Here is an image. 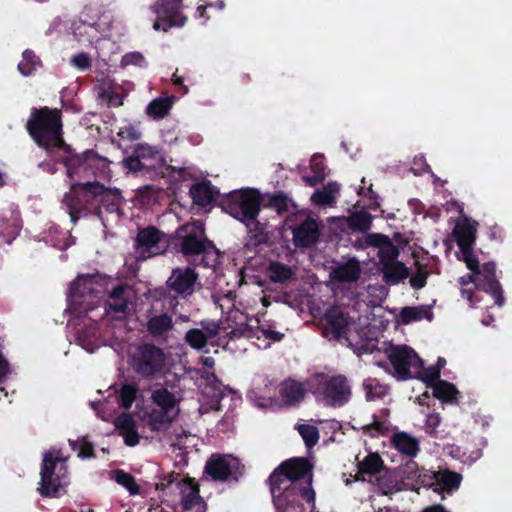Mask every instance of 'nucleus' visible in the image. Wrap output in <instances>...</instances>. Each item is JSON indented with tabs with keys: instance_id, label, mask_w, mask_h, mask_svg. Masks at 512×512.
<instances>
[{
	"instance_id": "2",
	"label": "nucleus",
	"mask_w": 512,
	"mask_h": 512,
	"mask_svg": "<svg viewBox=\"0 0 512 512\" xmlns=\"http://www.w3.org/2000/svg\"><path fill=\"white\" fill-rule=\"evenodd\" d=\"M270 491L276 512H313L315 492L311 487V467L296 458L282 463L270 476Z\"/></svg>"
},
{
	"instance_id": "17",
	"label": "nucleus",
	"mask_w": 512,
	"mask_h": 512,
	"mask_svg": "<svg viewBox=\"0 0 512 512\" xmlns=\"http://www.w3.org/2000/svg\"><path fill=\"white\" fill-rule=\"evenodd\" d=\"M109 394L105 401L91 402V406L96 412L97 416L104 421H110L114 418L116 403L118 407H122L125 410L131 408L133 402L136 399L138 388L134 384L125 383L121 386L120 390H108Z\"/></svg>"
},
{
	"instance_id": "58",
	"label": "nucleus",
	"mask_w": 512,
	"mask_h": 512,
	"mask_svg": "<svg viewBox=\"0 0 512 512\" xmlns=\"http://www.w3.org/2000/svg\"><path fill=\"white\" fill-rule=\"evenodd\" d=\"M441 417L438 413H431L426 416L424 430L430 435H434L440 425Z\"/></svg>"
},
{
	"instance_id": "32",
	"label": "nucleus",
	"mask_w": 512,
	"mask_h": 512,
	"mask_svg": "<svg viewBox=\"0 0 512 512\" xmlns=\"http://www.w3.org/2000/svg\"><path fill=\"white\" fill-rule=\"evenodd\" d=\"M172 317L166 313L154 315L147 321V331L157 341L166 342L173 331Z\"/></svg>"
},
{
	"instance_id": "4",
	"label": "nucleus",
	"mask_w": 512,
	"mask_h": 512,
	"mask_svg": "<svg viewBox=\"0 0 512 512\" xmlns=\"http://www.w3.org/2000/svg\"><path fill=\"white\" fill-rule=\"evenodd\" d=\"M27 130L38 146L48 152L58 153L66 146L62 139L61 114L58 109L33 108Z\"/></svg>"
},
{
	"instance_id": "60",
	"label": "nucleus",
	"mask_w": 512,
	"mask_h": 512,
	"mask_svg": "<svg viewBox=\"0 0 512 512\" xmlns=\"http://www.w3.org/2000/svg\"><path fill=\"white\" fill-rule=\"evenodd\" d=\"M137 197L142 200V202L149 203L151 200H154L156 197V190L152 186H143L137 189Z\"/></svg>"
},
{
	"instance_id": "28",
	"label": "nucleus",
	"mask_w": 512,
	"mask_h": 512,
	"mask_svg": "<svg viewBox=\"0 0 512 512\" xmlns=\"http://www.w3.org/2000/svg\"><path fill=\"white\" fill-rule=\"evenodd\" d=\"M22 227L18 207L9 204L0 214V245L10 244Z\"/></svg>"
},
{
	"instance_id": "52",
	"label": "nucleus",
	"mask_w": 512,
	"mask_h": 512,
	"mask_svg": "<svg viewBox=\"0 0 512 512\" xmlns=\"http://www.w3.org/2000/svg\"><path fill=\"white\" fill-rule=\"evenodd\" d=\"M200 254L203 255L202 262L206 267L213 268L219 263V252L210 241Z\"/></svg>"
},
{
	"instance_id": "9",
	"label": "nucleus",
	"mask_w": 512,
	"mask_h": 512,
	"mask_svg": "<svg viewBox=\"0 0 512 512\" xmlns=\"http://www.w3.org/2000/svg\"><path fill=\"white\" fill-rule=\"evenodd\" d=\"M67 457L52 448L43 456L39 493L44 497H59L68 483Z\"/></svg>"
},
{
	"instance_id": "56",
	"label": "nucleus",
	"mask_w": 512,
	"mask_h": 512,
	"mask_svg": "<svg viewBox=\"0 0 512 512\" xmlns=\"http://www.w3.org/2000/svg\"><path fill=\"white\" fill-rule=\"evenodd\" d=\"M145 58L144 56L139 52H130L125 54L122 57L121 65L122 66H129V65H135L142 67L145 65Z\"/></svg>"
},
{
	"instance_id": "24",
	"label": "nucleus",
	"mask_w": 512,
	"mask_h": 512,
	"mask_svg": "<svg viewBox=\"0 0 512 512\" xmlns=\"http://www.w3.org/2000/svg\"><path fill=\"white\" fill-rule=\"evenodd\" d=\"M205 471L214 480H237L241 474V466L239 460L232 455L214 454L206 462Z\"/></svg>"
},
{
	"instance_id": "18",
	"label": "nucleus",
	"mask_w": 512,
	"mask_h": 512,
	"mask_svg": "<svg viewBox=\"0 0 512 512\" xmlns=\"http://www.w3.org/2000/svg\"><path fill=\"white\" fill-rule=\"evenodd\" d=\"M477 222L463 217L459 219L454 227L453 234L455 236L459 253L457 257L463 261L466 267H474L476 265V255L472 251V247L476 239Z\"/></svg>"
},
{
	"instance_id": "34",
	"label": "nucleus",
	"mask_w": 512,
	"mask_h": 512,
	"mask_svg": "<svg viewBox=\"0 0 512 512\" xmlns=\"http://www.w3.org/2000/svg\"><path fill=\"white\" fill-rule=\"evenodd\" d=\"M114 424L119 434L124 438L128 446H136L140 436L136 430L135 421L130 414L124 413L114 419Z\"/></svg>"
},
{
	"instance_id": "40",
	"label": "nucleus",
	"mask_w": 512,
	"mask_h": 512,
	"mask_svg": "<svg viewBox=\"0 0 512 512\" xmlns=\"http://www.w3.org/2000/svg\"><path fill=\"white\" fill-rule=\"evenodd\" d=\"M44 240L53 247L58 249H65L72 244H74V240L71 236L68 235L67 232L60 230L57 226L52 225L49 228Z\"/></svg>"
},
{
	"instance_id": "27",
	"label": "nucleus",
	"mask_w": 512,
	"mask_h": 512,
	"mask_svg": "<svg viewBox=\"0 0 512 512\" xmlns=\"http://www.w3.org/2000/svg\"><path fill=\"white\" fill-rule=\"evenodd\" d=\"M299 224L291 226L293 240L296 246L309 247L313 245L319 237V222L306 214L296 216Z\"/></svg>"
},
{
	"instance_id": "41",
	"label": "nucleus",
	"mask_w": 512,
	"mask_h": 512,
	"mask_svg": "<svg viewBox=\"0 0 512 512\" xmlns=\"http://www.w3.org/2000/svg\"><path fill=\"white\" fill-rule=\"evenodd\" d=\"M310 168L313 173L311 176H304L303 180L309 185L314 186L322 182L327 173L323 158L320 155H313L310 159Z\"/></svg>"
},
{
	"instance_id": "5",
	"label": "nucleus",
	"mask_w": 512,
	"mask_h": 512,
	"mask_svg": "<svg viewBox=\"0 0 512 512\" xmlns=\"http://www.w3.org/2000/svg\"><path fill=\"white\" fill-rule=\"evenodd\" d=\"M306 384L316 402L325 407H343L352 396V387L344 375L315 372L306 379Z\"/></svg>"
},
{
	"instance_id": "8",
	"label": "nucleus",
	"mask_w": 512,
	"mask_h": 512,
	"mask_svg": "<svg viewBox=\"0 0 512 512\" xmlns=\"http://www.w3.org/2000/svg\"><path fill=\"white\" fill-rule=\"evenodd\" d=\"M168 359V353L153 343L138 344L129 354L131 369L144 380L160 377L167 367Z\"/></svg>"
},
{
	"instance_id": "16",
	"label": "nucleus",
	"mask_w": 512,
	"mask_h": 512,
	"mask_svg": "<svg viewBox=\"0 0 512 512\" xmlns=\"http://www.w3.org/2000/svg\"><path fill=\"white\" fill-rule=\"evenodd\" d=\"M323 334L329 339L350 345L359 336L358 325L347 317L339 307L327 311L323 319Z\"/></svg>"
},
{
	"instance_id": "42",
	"label": "nucleus",
	"mask_w": 512,
	"mask_h": 512,
	"mask_svg": "<svg viewBox=\"0 0 512 512\" xmlns=\"http://www.w3.org/2000/svg\"><path fill=\"white\" fill-rule=\"evenodd\" d=\"M362 386L367 401L382 399L388 392V387L376 378L365 379Z\"/></svg>"
},
{
	"instance_id": "63",
	"label": "nucleus",
	"mask_w": 512,
	"mask_h": 512,
	"mask_svg": "<svg viewBox=\"0 0 512 512\" xmlns=\"http://www.w3.org/2000/svg\"><path fill=\"white\" fill-rule=\"evenodd\" d=\"M371 429H374L379 434H384L388 430V423L375 420L371 425Z\"/></svg>"
},
{
	"instance_id": "38",
	"label": "nucleus",
	"mask_w": 512,
	"mask_h": 512,
	"mask_svg": "<svg viewBox=\"0 0 512 512\" xmlns=\"http://www.w3.org/2000/svg\"><path fill=\"white\" fill-rule=\"evenodd\" d=\"M174 96L159 97L151 101L146 107V113L153 119L164 118L174 104Z\"/></svg>"
},
{
	"instance_id": "1",
	"label": "nucleus",
	"mask_w": 512,
	"mask_h": 512,
	"mask_svg": "<svg viewBox=\"0 0 512 512\" xmlns=\"http://www.w3.org/2000/svg\"><path fill=\"white\" fill-rule=\"evenodd\" d=\"M105 279L100 275H82L70 285L67 300L72 317L68 324L74 326L76 341L79 346L93 353L105 342L98 334L96 322L124 320L131 311L133 291L128 285L114 287L106 306L99 310L105 287Z\"/></svg>"
},
{
	"instance_id": "13",
	"label": "nucleus",
	"mask_w": 512,
	"mask_h": 512,
	"mask_svg": "<svg viewBox=\"0 0 512 512\" xmlns=\"http://www.w3.org/2000/svg\"><path fill=\"white\" fill-rule=\"evenodd\" d=\"M104 192V186L99 183H71V188L65 194L63 205L70 216L71 222L96 210L98 197Z\"/></svg>"
},
{
	"instance_id": "61",
	"label": "nucleus",
	"mask_w": 512,
	"mask_h": 512,
	"mask_svg": "<svg viewBox=\"0 0 512 512\" xmlns=\"http://www.w3.org/2000/svg\"><path fill=\"white\" fill-rule=\"evenodd\" d=\"M426 280L427 273L419 270L414 275L411 276L410 283L414 289H420L425 286Z\"/></svg>"
},
{
	"instance_id": "39",
	"label": "nucleus",
	"mask_w": 512,
	"mask_h": 512,
	"mask_svg": "<svg viewBox=\"0 0 512 512\" xmlns=\"http://www.w3.org/2000/svg\"><path fill=\"white\" fill-rule=\"evenodd\" d=\"M340 186L336 182L328 183L323 189L316 190L311 196L313 203L317 205H332L339 195Z\"/></svg>"
},
{
	"instance_id": "50",
	"label": "nucleus",
	"mask_w": 512,
	"mask_h": 512,
	"mask_svg": "<svg viewBox=\"0 0 512 512\" xmlns=\"http://www.w3.org/2000/svg\"><path fill=\"white\" fill-rule=\"evenodd\" d=\"M361 183L363 184L360 186L357 190V194L359 196H363L369 200V203L365 205L366 208L371 210H376L379 208L380 203L377 200V196L375 192L372 189V184L370 183L368 187H365L366 180L365 178H362Z\"/></svg>"
},
{
	"instance_id": "36",
	"label": "nucleus",
	"mask_w": 512,
	"mask_h": 512,
	"mask_svg": "<svg viewBox=\"0 0 512 512\" xmlns=\"http://www.w3.org/2000/svg\"><path fill=\"white\" fill-rule=\"evenodd\" d=\"M391 441L399 452L407 456L414 457L419 451L418 440L408 433L398 432L393 435Z\"/></svg>"
},
{
	"instance_id": "46",
	"label": "nucleus",
	"mask_w": 512,
	"mask_h": 512,
	"mask_svg": "<svg viewBox=\"0 0 512 512\" xmlns=\"http://www.w3.org/2000/svg\"><path fill=\"white\" fill-rule=\"evenodd\" d=\"M382 464V460L377 453H369L359 462L358 472L361 475H373L380 471Z\"/></svg>"
},
{
	"instance_id": "19",
	"label": "nucleus",
	"mask_w": 512,
	"mask_h": 512,
	"mask_svg": "<svg viewBox=\"0 0 512 512\" xmlns=\"http://www.w3.org/2000/svg\"><path fill=\"white\" fill-rule=\"evenodd\" d=\"M182 0H157L151 6L156 15L153 28L156 31H167L172 27H183L187 18L181 12Z\"/></svg>"
},
{
	"instance_id": "62",
	"label": "nucleus",
	"mask_w": 512,
	"mask_h": 512,
	"mask_svg": "<svg viewBox=\"0 0 512 512\" xmlns=\"http://www.w3.org/2000/svg\"><path fill=\"white\" fill-rule=\"evenodd\" d=\"M78 456L82 459L90 458L93 456V448L90 444L84 442L80 445Z\"/></svg>"
},
{
	"instance_id": "6",
	"label": "nucleus",
	"mask_w": 512,
	"mask_h": 512,
	"mask_svg": "<svg viewBox=\"0 0 512 512\" xmlns=\"http://www.w3.org/2000/svg\"><path fill=\"white\" fill-rule=\"evenodd\" d=\"M151 407L144 413V421L154 432H166L180 413V394L166 387L154 389L150 395Z\"/></svg>"
},
{
	"instance_id": "25",
	"label": "nucleus",
	"mask_w": 512,
	"mask_h": 512,
	"mask_svg": "<svg viewBox=\"0 0 512 512\" xmlns=\"http://www.w3.org/2000/svg\"><path fill=\"white\" fill-rule=\"evenodd\" d=\"M123 199L118 190H107L104 187L98 197V205L95 211L98 212L103 224L106 226V222H118L124 212L121 208Z\"/></svg>"
},
{
	"instance_id": "26",
	"label": "nucleus",
	"mask_w": 512,
	"mask_h": 512,
	"mask_svg": "<svg viewBox=\"0 0 512 512\" xmlns=\"http://www.w3.org/2000/svg\"><path fill=\"white\" fill-rule=\"evenodd\" d=\"M166 283L171 292L185 298L192 295L199 284L198 274L190 267L175 268Z\"/></svg>"
},
{
	"instance_id": "29",
	"label": "nucleus",
	"mask_w": 512,
	"mask_h": 512,
	"mask_svg": "<svg viewBox=\"0 0 512 512\" xmlns=\"http://www.w3.org/2000/svg\"><path fill=\"white\" fill-rule=\"evenodd\" d=\"M201 328H194L187 331L185 339L188 344L197 350H203L208 343H212L216 336H219L216 322H203Z\"/></svg>"
},
{
	"instance_id": "15",
	"label": "nucleus",
	"mask_w": 512,
	"mask_h": 512,
	"mask_svg": "<svg viewBox=\"0 0 512 512\" xmlns=\"http://www.w3.org/2000/svg\"><path fill=\"white\" fill-rule=\"evenodd\" d=\"M223 209L233 218L244 223L250 232L258 230L260 198L256 191L243 189L231 192L224 202Z\"/></svg>"
},
{
	"instance_id": "33",
	"label": "nucleus",
	"mask_w": 512,
	"mask_h": 512,
	"mask_svg": "<svg viewBox=\"0 0 512 512\" xmlns=\"http://www.w3.org/2000/svg\"><path fill=\"white\" fill-rule=\"evenodd\" d=\"M360 273V264L353 259L336 265L330 272V279L337 283H350L357 281Z\"/></svg>"
},
{
	"instance_id": "47",
	"label": "nucleus",
	"mask_w": 512,
	"mask_h": 512,
	"mask_svg": "<svg viewBox=\"0 0 512 512\" xmlns=\"http://www.w3.org/2000/svg\"><path fill=\"white\" fill-rule=\"evenodd\" d=\"M457 393L455 386L446 381L439 380L433 385L434 396L444 402H453Z\"/></svg>"
},
{
	"instance_id": "43",
	"label": "nucleus",
	"mask_w": 512,
	"mask_h": 512,
	"mask_svg": "<svg viewBox=\"0 0 512 512\" xmlns=\"http://www.w3.org/2000/svg\"><path fill=\"white\" fill-rule=\"evenodd\" d=\"M267 275L270 280L275 283H284L292 277L293 271L291 267L286 264L272 262L268 267Z\"/></svg>"
},
{
	"instance_id": "44",
	"label": "nucleus",
	"mask_w": 512,
	"mask_h": 512,
	"mask_svg": "<svg viewBox=\"0 0 512 512\" xmlns=\"http://www.w3.org/2000/svg\"><path fill=\"white\" fill-rule=\"evenodd\" d=\"M343 220L352 230L364 232L370 229L372 216L365 211H358Z\"/></svg>"
},
{
	"instance_id": "20",
	"label": "nucleus",
	"mask_w": 512,
	"mask_h": 512,
	"mask_svg": "<svg viewBox=\"0 0 512 512\" xmlns=\"http://www.w3.org/2000/svg\"><path fill=\"white\" fill-rule=\"evenodd\" d=\"M414 478L424 486H432L437 493L446 492L451 494L456 491L462 481V475L448 469L438 472H429L425 469H418L414 472Z\"/></svg>"
},
{
	"instance_id": "23",
	"label": "nucleus",
	"mask_w": 512,
	"mask_h": 512,
	"mask_svg": "<svg viewBox=\"0 0 512 512\" xmlns=\"http://www.w3.org/2000/svg\"><path fill=\"white\" fill-rule=\"evenodd\" d=\"M176 236L181 240V251L185 255L200 254L209 243L204 234V225L201 221H193L181 226L176 231Z\"/></svg>"
},
{
	"instance_id": "21",
	"label": "nucleus",
	"mask_w": 512,
	"mask_h": 512,
	"mask_svg": "<svg viewBox=\"0 0 512 512\" xmlns=\"http://www.w3.org/2000/svg\"><path fill=\"white\" fill-rule=\"evenodd\" d=\"M169 246L168 237L155 227L142 229L136 238L135 254L137 259L147 258L164 253Z\"/></svg>"
},
{
	"instance_id": "51",
	"label": "nucleus",
	"mask_w": 512,
	"mask_h": 512,
	"mask_svg": "<svg viewBox=\"0 0 512 512\" xmlns=\"http://www.w3.org/2000/svg\"><path fill=\"white\" fill-rule=\"evenodd\" d=\"M114 479L119 485L125 487L130 494L136 495L139 493V486L135 483L134 478L130 474L119 470L115 472Z\"/></svg>"
},
{
	"instance_id": "59",
	"label": "nucleus",
	"mask_w": 512,
	"mask_h": 512,
	"mask_svg": "<svg viewBox=\"0 0 512 512\" xmlns=\"http://www.w3.org/2000/svg\"><path fill=\"white\" fill-rule=\"evenodd\" d=\"M72 66L76 67L80 70H85L90 67L91 61L87 54L85 53H78L74 55L70 60Z\"/></svg>"
},
{
	"instance_id": "22",
	"label": "nucleus",
	"mask_w": 512,
	"mask_h": 512,
	"mask_svg": "<svg viewBox=\"0 0 512 512\" xmlns=\"http://www.w3.org/2000/svg\"><path fill=\"white\" fill-rule=\"evenodd\" d=\"M162 156L153 146L138 144L132 155L123 160L125 168L132 172H150L162 166Z\"/></svg>"
},
{
	"instance_id": "57",
	"label": "nucleus",
	"mask_w": 512,
	"mask_h": 512,
	"mask_svg": "<svg viewBox=\"0 0 512 512\" xmlns=\"http://www.w3.org/2000/svg\"><path fill=\"white\" fill-rule=\"evenodd\" d=\"M247 398L253 405L259 408H267L272 403L271 397L259 396L255 389L248 392Z\"/></svg>"
},
{
	"instance_id": "7",
	"label": "nucleus",
	"mask_w": 512,
	"mask_h": 512,
	"mask_svg": "<svg viewBox=\"0 0 512 512\" xmlns=\"http://www.w3.org/2000/svg\"><path fill=\"white\" fill-rule=\"evenodd\" d=\"M371 354L383 352L386 361H376L375 364L397 376L400 379L411 378L413 373H418L420 358L407 346H394L382 342L380 346L368 348Z\"/></svg>"
},
{
	"instance_id": "35",
	"label": "nucleus",
	"mask_w": 512,
	"mask_h": 512,
	"mask_svg": "<svg viewBox=\"0 0 512 512\" xmlns=\"http://www.w3.org/2000/svg\"><path fill=\"white\" fill-rule=\"evenodd\" d=\"M217 193L218 191L216 188L213 187L209 182L194 184L190 189V195L193 199V202L199 206L210 205Z\"/></svg>"
},
{
	"instance_id": "37",
	"label": "nucleus",
	"mask_w": 512,
	"mask_h": 512,
	"mask_svg": "<svg viewBox=\"0 0 512 512\" xmlns=\"http://www.w3.org/2000/svg\"><path fill=\"white\" fill-rule=\"evenodd\" d=\"M399 318L402 324H409L423 319L431 321L433 313L431 307L428 305L404 307L400 312Z\"/></svg>"
},
{
	"instance_id": "54",
	"label": "nucleus",
	"mask_w": 512,
	"mask_h": 512,
	"mask_svg": "<svg viewBox=\"0 0 512 512\" xmlns=\"http://www.w3.org/2000/svg\"><path fill=\"white\" fill-rule=\"evenodd\" d=\"M99 95L109 106L117 107L123 104V95L114 89H103Z\"/></svg>"
},
{
	"instance_id": "48",
	"label": "nucleus",
	"mask_w": 512,
	"mask_h": 512,
	"mask_svg": "<svg viewBox=\"0 0 512 512\" xmlns=\"http://www.w3.org/2000/svg\"><path fill=\"white\" fill-rule=\"evenodd\" d=\"M439 367L430 366L428 368L423 367V361L420 360L418 373H413L411 378H418L428 385H434L435 382L439 381Z\"/></svg>"
},
{
	"instance_id": "64",
	"label": "nucleus",
	"mask_w": 512,
	"mask_h": 512,
	"mask_svg": "<svg viewBox=\"0 0 512 512\" xmlns=\"http://www.w3.org/2000/svg\"><path fill=\"white\" fill-rule=\"evenodd\" d=\"M39 167L42 168L44 171L48 172L49 174H54L57 171L55 163L42 162L39 164Z\"/></svg>"
},
{
	"instance_id": "3",
	"label": "nucleus",
	"mask_w": 512,
	"mask_h": 512,
	"mask_svg": "<svg viewBox=\"0 0 512 512\" xmlns=\"http://www.w3.org/2000/svg\"><path fill=\"white\" fill-rule=\"evenodd\" d=\"M217 325L219 337L255 339L254 343L260 349H267L272 343L280 342L284 337V334L277 331L274 326H259L257 319L249 318L237 308L230 309Z\"/></svg>"
},
{
	"instance_id": "31",
	"label": "nucleus",
	"mask_w": 512,
	"mask_h": 512,
	"mask_svg": "<svg viewBox=\"0 0 512 512\" xmlns=\"http://www.w3.org/2000/svg\"><path fill=\"white\" fill-rule=\"evenodd\" d=\"M307 391L309 390L306 381L299 382L293 379H287L279 385L281 401L287 406L298 404L304 399Z\"/></svg>"
},
{
	"instance_id": "30",
	"label": "nucleus",
	"mask_w": 512,
	"mask_h": 512,
	"mask_svg": "<svg viewBox=\"0 0 512 512\" xmlns=\"http://www.w3.org/2000/svg\"><path fill=\"white\" fill-rule=\"evenodd\" d=\"M181 494V506L186 512H205V505L199 496L197 486L189 481H181L176 484Z\"/></svg>"
},
{
	"instance_id": "10",
	"label": "nucleus",
	"mask_w": 512,
	"mask_h": 512,
	"mask_svg": "<svg viewBox=\"0 0 512 512\" xmlns=\"http://www.w3.org/2000/svg\"><path fill=\"white\" fill-rule=\"evenodd\" d=\"M113 17L110 11L101 6L85 7L79 23L73 24V34L80 42L94 43L109 35Z\"/></svg>"
},
{
	"instance_id": "12",
	"label": "nucleus",
	"mask_w": 512,
	"mask_h": 512,
	"mask_svg": "<svg viewBox=\"0 0 512 512\" xmlns=\"http://www.w3.org/2000/svg\"><path fill=\"white\" fill-rule=\"evenodd\" d=\"M57 160L66 166L67 176L72 183L92 175L104 174L108 167L107 159L97 156L93 151H86L82 155L72 154L67 145L57 153Z\"/></svg>"
},
{
	"instance_id": "49",
	"label": "nucleus",
	"mask_w": 512,
	"mask_h": 512,
	"mask_svg": "<svg viewBox=\"0 0 512 512\" xmlns=\"http://www.w3.org/2000/svg\"><path fill=\"white\" fill-rule=\"evenodd\" d=\"M297 429L307 448L313 447L318 442L319 432L317 427L309 424H301Z\"/></svg>"
},
{
	"instance_id": "14",
	"label": "nucleus",
	"mask_w": 512,
	"mask_h": 512,
	"mask_svg": "<svg viewBox=\"0 0 512 512\" xmlns=\"http://www.w3.org/2000/svg\"><path fill=\"white\" fill-rule=\"evenodd\" d=\"M365 243L378 249L377 255L383 266V279L387 284L395 285L408 276L406 267L397 260L399 250L389 237L382 234H368Z\"/></svg>"
},
{
	"instance_id": "53",
	"label": "nucleus",
	"mask_w": 512,
	"mask_h": 512,
	"mask_svg": "<svg viewBox=\"0 0 512 512\" xmlns=\"http://www.w3.org/2000/svg\"><path fill=\"white\" fill-rule=\"evenodd\" d=\"M269 203L278 213L288 211L290 207L294 206L292 200L282 193L273 195Z\"/></svg>"
},
{
	"instance_id": "55",
	"label": "nucleus",
	"mask_w": 512,
	"mask_h": 512,
	"mask_svg": "<svg viewBox=\"0 0 512 512\" xmlns=\"http://www.w3.org/2000/svg\"><path fill=\"white\" fill-rule=\"evenodd\" d=\"M118 135L123 139L135 141L140 139L141 131L138 126L128 124L120 128Z\"/></svg>"
},
{
	"instance_id": "45",
	"label": "nucleus",
	"mask_w": 512,
	"mask_h": 512,
	"mask_svg": "<svg viewBox=\"0 0 512 512\" xmlns=\"http://www.w3.org/2000/svg\"><path fill=\"white\" fill-rule=\"evenodd\" d=\"M41 61L32 50H25L22 54V60L18 64V70L23 76H30L40 67Z\"/></svg>"
},
{
	"instance_id": "11",
	"label": "nucleus",
	"mask_w": 512,
	"mask_h": 512,
	"mask_svg": "<svg viewBox=\"0 0 512 512\" xmlns=\"http://www.w3.org/2000/svg\"><path fill=\"white\" fill-rule=\"evenodd\" d=\"M467 268L470 270V273L459 278V284L462 286V297L467 299L471 306L473 305V291L465 288V286L474 283L478 289L492 295L495 304L502 306L504 298L500 283L496 280L495 264L493 262L480 264L478 257H476V265L472 268Z\"/></svg>"
}]
</instances>
